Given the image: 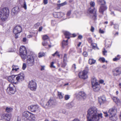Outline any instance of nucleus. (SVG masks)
<instances>
[{"mask_svg": "<svg viewBox=\"0 0 121 121\" xmlns=\"http://www.w3.org/2000/svg\"><path fill=\"white\" fill-rule=\"evenodd\" d=\"M34 115L33 114L30 113L28 111H25L22 113V115L24 117H28L29 116H30V117L31 115Z\"/></svg>", "mask_w": 121, "mask_h": 121, "instance_id": "19", "label": "nucleus"}, {"mask_svg": "<svg viewBox=\"0 0 121 121\" xmlns=\"http://www.w3.org/2000/svg\"><path fill=\"white\" fill-rule=\"evenodd\" d=\"M45 55V54L43 52H39V53L38 57L40 58L44 56Z\"/></svg>", "mask_w": 121, "mask_h": 121, "instance_id": "35", "label": "nucleus"}, {"mask_svg": "<svg viewBox=\"0 0 121 121\" xmlns=\"http://www.w3.org/2000/svg\"><path fill=\"white\" fill-rule=\"evenodd\" d=\"M60 112L66 114L67 112L66 110L64 109H62L60 110Z\"/></svg>", "mask_w": 121, "mask_h": 121, "instance_id": "43", "label": "nucleus"}, {"mask_svg": "<svg viewBox=\"0 0 121 121\" xmlns=\"http://www.w3.org/2000/svg\"><path fill=\"white\" fill-rule=\"evenodd\" d=\"M118 26L117 25H114V28L115 29H117L118 28Z\"/></svg>", "mask_w": 121, "mask_h": 121, "instance_id": "61", "label": "nucleus"}, {"mask_svg": "<svg viewBox=\"0 0 121 121\" xmlns=\"http://www.w3.org/2000/svg\"><path fill=\"white\" fill-rule=\"evenodd\" d=\"M87 121H99V117H103L102 113H98L97 108L95 107H90L88 110L87 115Z\"/></svg>", "mask_w": 121, "mask_h": 121, "instance_id": "1", "label": "nucleus"}, {"mask_svg": "<svg viewBox=\"0 0 121 121\" xmlns=\"http://www.w3.org/2000/svg\"><path fill=\"white\" fill-rule=\"evenodd\" d=\"M28 108L32 112H35L40 111L39 107L37 105H31Z\"/></svg>", "mask_w": 121, "mask_h": 121, "instance_id": "13", "label": "nucleus"}, {"mask_svg": "<svg viewBox=\"0 0 121 121\" xmlns=\"http://www.w3.org/2000/svg\"><path fill=\"white\" fill-rule=\"evenodd\" d=\"M70 97L69 95H66L65 96L64 98L65 100H67L69 99Z\"/></svg>", "mask_w": 121, "mask_h": 121, "instance_id": "47", "label": "nucleus"}, {"mask_svg": "<svg viewBox=\"0 0 121 121\" xmlns=\"http://www.w3.org/2000/svg\"><path fill=\"white\" fill-rule=\"evenodd\" d=\"M12 67V69L11 71L12 72H15L19 69V68L18 66L17 65H13Z\"/></svg>", "mask_w": 121, "mask_h": 121, "instance_id": "22", "label": "nucleus"}, {"mask_svg": "<svg viewBox=\"0 0 121 121\" xmlns=\"http://www.w3.org/2000/svg\"><path fill=\"white\" fill-rule=\"evenodd\" d=\"M83 54L85 57H86L88 55L87 53L86 52H84L83 53Z\"/></svg>", "mask_w": 121, "mask_h": 121, "instance_id": "51", "label": "nucleus"}, {"mask_svg": "<svg viewBox=\"0 0 121 121\" xmlns=\"http://www.w3.org/2000/svg\"><path fill=\"white\" fill-rule=\"evenodd\" d=\"M90 13V18L95 20L96 19L97 15L96 13L97 10L95 8L91 9V8L88 10Z\"/></svg>", "mask_w": 121, "mask_h": 121, "instance_id": "7", "label": "nucleus"}, {"mask_svg": "<svg viewBox=\"0 0 121 121\" xmlns=\"http://www.w3.org/2000/svg\"><path fill=\"white\" fill-rule=\"evenodd\" d=\"M113 75L117 76L121 74V67H118L114 69L112 71Z\"/></svg>", "mask_w": 121, "mask_h": 121, "instance_id": "11", "label": "nucleus"}, {"mask_svg": "<svg viewBox=\"0 0 121 121\" xmlns=\"http://www.w3.org/2000/svg\"><path fill=\"white\" fill-rule=\"evenodd\" d=\"M26 67V63H24L23 64L22 67V69L23 70H24Z\"/></svg>", "mask_w": 121, "mask_h": 121, "instance_id": "45", "label": "nucleus"}, {"mask_svg": "<svg viewBox=\"0 0 121 121\" xmlns=\"http://www.w3.org/2000/svg\"><path fill=\"white\" fill-rule=\"evenodd\" d=\"M34 63V58L32 55H28L27 59V64L29 66H32Z\"/></svg>", "mask_w": 121, "mask_h": 121, "instance_id": "8", "label": "nucleus"}, {"mask_svg": "<svg viewBox=\"0 0 121 121\" xmlns=\"http://www.w3.org/2000/svg\"><path fill=\"white\" fill-rule=\"evenodd\" d=\"M66 4V2H65L60 4H57V5L59 7H61L65 5Z\"/></svg>", "mask_w": 121, "mask_h": 121, "instance_id": "39", "label": "nucleus"}, {"mask_svg": "<svg viewBox=\"0 0 121 121\" xmlns=\"http://www.w3.org/2000/svg\"><path fill=\"white\" fill-rule=\"evenodd\" d=\"M19 7H16L13 8L12 9V13L14 14H16L19 12Z\"/></svg>", "mask_w": 121, "mask_h": 121, "instance_id": "21", "label": "nucleus"}, {"mask_svg": "<svg viewBox=\"0 0 121 121\" xmlns=\"http://www.w3.org/2000/svg\"><path fill=\"white\" fill-rule=\"evenodd\" d=\"M54 62H51V64L50 65V67L51 68H55V66L53 65V64H54Z\"/></svg>", "mask_w": 121, "mask_h": 121, "instance_id": "50", "label": "nucleus"}, {"mask_svg": "<svg viewBox=\"0 0 121 121\" xmlns=\"http://www.w3.org/2000/svg\"><path fill=\"white\" fill-rule=\"evenodd\" d=\"M88 40L90 43H91L92 42V40L91 38H89L88 39Z\"/></svg>", "mask_w": 121, "mask_h": 121, "instance_id": "53", "label": "nucleus"}, {"mask_svg": "<svg viewBox=\"0 0 121 121\" xmlns=\"http://www.w3.org/2000/svg\"><path fill=\"white\" fill-rule=\"evenodd\" d=\"M68 40L66 41L63 40L62 42V46L64 47V46H67L68 44Z\"/></svg>", "mask_w": 121, "mask_h": 121, "instance_id": "30", "label": "nucleus"}, {"mask_svg": "<svg viewBox=\"0 0 121 121\" xmlns=\"http://www.w3.org/2000/svg\"><path fill=\"white\" fill-rule=\"evenodd\" d=\"M26 38H24L23 39L22 41L24 42H25L26 41Z\"/></svg>", "mask_w": 121, "mask_h": 121, "instance_id": "63", "label": "nucleus"}, {"mask_svg": "<svg viewBox=\"0 0 121 121\" xmlns=\"http://www.w3.org/2000/svg\"><path fill=\"white\" fill-rule=\"evenodd\" d=\"M45 98H43L41 99L40 101V104L43 107L46 109H48L53 107L55 105V103L53 100L50 98L47 103L45 104Z\"/></svg>", "mask_w": 121, "mask_h": 121, "instance_id": "2", "label": "nucleus"}, {"mask_svg": "<svg viewBox=\"0 0 121 121\" xmlns=\"http://www.w3.org/2000/svg\"><path fill=\"white\" fill-rule=\"evenodd\" d=\"M64 34L65 36V37L68 39L70 38L69 37H72L71 34L68 32L65 31L64 32Z\"/></svg>", "mask_w": 121, "mask_h": 121, "instance_id": "23", "label": "nucleus"}, {"mask_svg": "<svg viewBox=\"0 0 121 121\" xmlns=\"http://www.w3.org/2000/svg\"><path fill=\"white\" fill-rule=\"evenodd\" d=\"M13 108L10 107H7L6 109V112H9L12 111Z\"/></svg>", "mask_w": 121, "mask_h": 121, "instance_id": "33", "label": "nucleus"}, {"mask_svg": "<svg viewBox=\"0 0 121 121\" xmlns=\"http://www.w3.org/2000/svg\"><path fill=\"white\" fill-rule=\"evenodd\" d=\"M20 55L21 58L23 60L26 59L27 52L26 47L22 46L20 47L19 50Z\"/></svg>", "mask_w": 121, "mask_h": 121, "instance_id": "6", "label": "nucleus"}, {"mask_svg": "<svg viewBox=\"0 0 121 121\" xmlns=\"http://www.w3.org/2000/svg\"><path fill=\"white\" fill-rule=\"evenodd\" d=\"M99 33L102 34H103L104 33V31L102 30L101 29H100L99 30Z\"/></svg>", "mask_w": 121, "mask_h": 121, "instance_id": "52", "label": "nucleus"}, {"mask_svg": "<svg viewBox=\"0 0 121 121\" xmlns=\"http://www.w3.org/2000/svg\"><path fill=\"white\" fill-rule=\"evenodd\" d=\"M72 68L73 69H75L76 68V65L75 64H73V65L72 67Z\"/></svg>", "mask_w": 121, "mask_h": 121, "instance_id": "55", "label": "nucleus"}, {"mask_svg": "<svg viewBox=\"0 0 121 121\" xmlns=\"http://www.w3.org/2000/svg\"><path fill=\"white\" fill-rule=\"evenodd\" d=\"M58 95L60 99H62L63 97V95L62 94V93L59 91L58 92Z\"/></svg>", "mask_w": 121, "mask_h": 121, "instance_id": "31", "label": "nucleus"}, {"mask_svg": "<svg viewBox=\"0 0 121 121\" xmlns=\"http://www.w3.org/2000/svg\"><path fill=\"white\" fill-rule=\"evenodd\" d=\"M13 75L9 76L8 78V80L10 82H12Z\"/></svg>", "mask_w": 121, "mask_h": 121, "instance_id": "34", "label": "nucleus"}, {"mask_svg": "<svg viewBox=\"0 0 121 121\" xmlns=\"http://www.w3.org/2000/svg\"><path fill=\"white\" fill-rule=\"evenodd\" d=\"M77 99L79 100H85L86 98V95L85 92L83 91L79 92L77 96Z\"/></svg>", "mask_w": 121, "mask_h": 121, "instance_id": "9", "label": "nucleus"}, {"mask_svg": "<svg viewBox=\"0 0 121 121\" xmlns=\"http://www.w3.org/2000/svg\"><path fill=\"white\" fill-rule=\"evenodd\" d=\"M67 60V55L66 54H65L64 55L63 61L64 62H65Z\"/></svg>", "mask_w": 121, "mask_h": 121, "instance_id": "40", "label": "nucleus"}, {"mask_svg": "<svg viewBox=\"0 0 121 121\" xmlns=\"http://www.w3.org/2000/svg\"><path fill=\"white\" fill-rule=\"evenodd\" d=\"M98 3L101 5H105L106 3L104 0H97Z\"/></svg>", "mask_w": 121, "mask_h": 121, "instance_id": "24", "label": "nucleus"}, {"mask_svg": "<svg viewBox=\"0 0 121 121\" xmlns=\"http://www.w3.org/2000/svg\"><path fill=\"white\" fill-rule=\"evenodd\" d=\"M112 99L116 103H117L120 102V100L117 97H113L112 98Z\"/></svg>", "mask_w": 121, "mask_h": 121, "instance_id": "28", "label": "nucleus"}, {"mask_svg": "<svg viewBox=\"0 0 121 121\" xmlns=\"http://www.w3.org/2000/svg\"><path fill=\"white\" fill-rule=\"evenodd\" d=\"M43 28L42 26H41V27H40L39 28V30H38L40 32V31H41L43 29Z\"/></svg>", "mask_w": 121, "mask_h": 121, "instance_id": "58", "label": "nucleus"}, {"mask_svg": "<svg viewBox=\"0 0 121 121\" xmlns=\"http://www.w3.org/2000/svg\"><path fill=\"white\" fill-rule=\"evenodd\" d=\"M42 44L44 46H47L48 45L49 46V45H48L47 42L46 41H43L42 42Z\"/></svg>", "mask_w": 121, "mask_h": 121, "instance_id": "37", "label": "nucleus"}, {"mask_svg": "<svg viewBox=\"0 0 121 121\" xmlns=\"http://www.w3.org/2000/svg\"><path fill=\"white\" fill-rule=\"evenodd\" d=\"M92 87L94 90L96 92L98 91L100 89V86L95 78H93L92 79Z\"/></svg>", "mask_w": 121, "mask_h": 121, "instance_id": "5", "label": "nucleus"}, {"mask_svg": "<svg viewBox=\"0 0 121 121\" xmlns=\"http://www.w3.org/2000/svg\"><path fill=\"white\" fill-rule=\"evenodd\" d=\"M71 13V11H68L67 13V16H69Z\"/></svg>", "mask_w": 121, "mask_h": 121, "instance_id": "60", "label": "nucleus"}, {"mask_svg": "<svg viewBox=\"0 0 121 121\" xmlns=\"http://www.w3.org/2000/svg\"><path fill=\"white\" fill-rule=\"evenodd\" d=\"M96 61L95 60H94L93 59H90L89 60V63L91 65H92L95 64Z\"/></svg>", "mask_w": 121, "mask_h": 121, "instance_id": "29", "label": "nucleus"}, {"mask_svg": "<svg viewBox=\"0 0 121 121\" xmlns=\"http://www.w3.org/2000/svg\"><path fill=\"white\" fill-rule=\"evenodd\" d=\"M36 118L34 115H31L29 121H36Z\"/></svg>", "mask_w": 121, "mask_h": 121, "instance_id": "27", "label": "nucleus"}, {"mask_svg": "<svg viewBox=\"0 0 121 121\" xmlns=\"http://www.w3.org/2000/svg\"><path fill=\"white\" fill-rule=\"evenodd\" d=\"M42 38L43 40H45L48 39L49 37L47 35H44L42 36Z\"/></svg>", "mask_w": 121, "mask_h": 121, "instance_id": "36", "label": "nucleus"}, {"mask_svg": "<svg viewBox=\"0 0 121 121\" xmlns=\"http://www.w3.org/2000/svg\"><path fill=\"white\" fill-rule=\"evenodd\" d=\"M9 10L7 8H5L0 9V17L2 21H6L9 16Z\"/></svg>", "mask_w": 121, "mask_h": 121, "instance_id": "3", "label": "nucleus"}, {"mask_svg": "<svg viewBox=\"0 0 121 121\" xmlns=\"http://www.w3.org/2000/svg\"><path fill=\"white\" fill-rule=\"evenodd\" d=\"M43 3L44 4H47L48 3V0H44Z\"/></svg>", "mask_w": 121, "mask_h": 121, "instance_id": "57", "label": "nucleus"}, {"mask_svg": "<svg viewBox=\"0 0 121 121\" xmlns=\"http://www.w3.org/2000/svg\"><path fill=\"white\" fill-rule=\"evenodd\" d=\"M64 63L62 65V67L64 68L66 65V63H65V62H64Z\"/></svg>", "mask_w": 121, "mask_h": 121, "instance_id": "56", "label": "nucleus"}, {"mask_svg": "<svg viewBox=\"0 0 121 121\" xmlns=\"http://www.w3.org/2000/svg\"><path fill=\"white\" fill-rule=\"evenodd\" d=\"M17 78L16 75H13V79L12 81V83H13L15 84H17L18 83L17 80Z\"/></svg>", "mask_w": 121, "mask_h": 121, "instance_id": "26", "label": "nucleus"}, {"mask_svg": "<svg viewBox=\"0 0 121 121\" xmlns=\"http://www.w3.org/2000/svg\"><path fill=\"white\" fill-rule=\"evenodd\" d=\"M107 52V51L105 50L104 48V50L103 51V54L105 56L106 55V54Z\"/></svg>", "mask_w": 121, "mask_h": 121, "instance_id": "48", "label": "nucleus"}, {"mask_svg": "<svg viewBox=\"0 0 121 121\" xmlns=\"http://www.w3.org/2000/svg\"><path fill=\"white\" fill-rule=\"evenodd\" d=\"M106 100V98L104 96H102L100 97L99 99V102L100 104L104 103Z\"/></svg>", "mask_w": 121, "mask_h": 121, "instance_id": "20", "label": "nucleus"}, {"mask_svg": "<svg viewBox=\"0 0 121 121\" xmlns=\"http://www.w3.org/2000/svg\"><path fill=\"white\" fill-rule=\"evenodd\" d=\"M111 14L113 16H115V15L114 13V12L112 11L111 13Z\"/></svg>", "mask_w": 121, "mask_h": 121, "instance_id": "64", "label": "nucleus"}, {"mask_svg": "<svg viewBox=\"0 0 121 121\" xmlns=\"http://www.w3.org/2000/svg\"><path fill=\"white\" fill-rule=\"evenodd\" d=\"M56 55L59 57L60 56V55L59 54L58 52L57 51H56L54 54H52V55L53 56H55Z\"/></svg>", "mask_w": 121, "mask_h": 121, "instance_id": "42", "label": "nucleus"}, {"mask_svg": "<svg viewBox=\"0 0 121 121\" xmlns=\"http://www.w3.org/2000/svg\"><path fill=\"white\" fill-rule=\"evenodd\" d=\"M120 57H117L113 58V60L114 61H116L119 60H120Z\"/></svg>", "mask_w": 121, "mask_h": 121, "instance_id": "46", "label": "nucleus"}, {"mask_svg": "<svg viewBox=\"0 0 121 121\" xmlns=\"http://www.w3.org/2000/svg\"><path fill=\"white\" fill-rule=\"evenodd\" d=\"M117 112V109L115 107L112 108L109 110L108 112L109 114V118L111 120L114 121L117 119V118L115 116Z\"/></svg>", "mask_w": 121, "mask_h": 121, "instance_id": "4", "label": "nucleus"}, {"mask_svg": "<svg viewBox=\"0 0 121 121\" xmlns=\"http://www.w3.org/2000/svg\"><path fill=\"white\" fill-rule=\"evenodd\" d=\"M7 91H9L8 92L9 94H14L16 91L14 85L12 83L9 84V86L7 88Z\"/></svg>", "mask_w": 121, "mask_h": 121, "instance_id": "12", "label": "nucleus"}, {"mask_svg": "<svg viewBox=\"0 0 121 121\" xmlns=\"http://www.w3.org/2000/svg\"><path fill=\"white\" fill-rule=\"evenodd\" d=\"M107 9V7L106 5H101L99 9V12L100 13L104 14V13L106 11Z\"/></svg>", "mask_w": 121, "mask_h": 121, "instance_id": "17", "label": "nucleus"}, {"mask_svg": "<svg viewBox=\"0 0 121 121\" xmlns=\"http://www.w3.org/2000/svg\"><path fill=\"white\" fill-rule=\"evenodd\" d=\"M94 30V28L92 26H91V30L92 32H93Z\"/></svg>", "mask_w": 121, "mask_h": 121, "instance_id": "59", "label": "nucleus"}, {"mask_svg": "<svg viewBox=\"0 0 121 121\" xmlns=\"http://www.w3.org/2000/svg\"><path fill=\"white\" fill-rule=\"evenodd\" d=\"M22 31V28L20 26H16L14 28L13 30V32L14 34H17L20 33Z\"/></svg>", "mask_w": 121, "mask_h": 121, "instance_id": "16", "label": "nucleus"}, {"mask_svg": "<svg viewBox=\"0 0 121 121\" xmlns=\"http://www.w3.org/2000/svg\"><path fill=\"white\" fill-rule=\"evenodd\" d=\"M90 6L91 7H94L95 5V4L94 2L91 1L90 3Z\"/></svg>", "mask_w": 121, "mask_h": 121, "instance_id": "41", "label": "nucleus"}, {"mask_svg": "<svg viewBox=\"0 0 121 121\" xmlns=\"http://www.w3.org/2000/svg\"><path fill=\"white\" fill-rule=\"evenodd\" d=\"M99 60L100 61H101L103 62H105V60L104 58H100L99 59Z\"/></svg>", "mask_w": 121, "mask_h": 121, "instance_id": "44", "label": "nucleus"}, {"mask_svg": "<svg viewBox=\"0 0 121 121\" xmlns=\"http://www.w3.org/2000/svg\"><path fill=\"white\" fill-rule=\"evenodd\" d=\"M54 16L56 18L60 17L63 16L64 14L62 13L54 12L53 14Z\"/></svg>", "mask_w": 121, "mask_h": 121, "instance_id": "18", "label": "nucleus"}, {"mask_svg": "<svg viewBox=\"0 0 121 121\" xmlns=\"http://www.w3.org/2000/svg\"><path fill=\"white\" fill-rule=\"evenodd\" d=\"M104 113L105 114V117H108V114L107 112H104Z\"/></svg>", "mask_w": 121, "mask_h": 121, "instance_id": "54", "label": "nucleus"}, {"mask_svg": "<svg viewBox=\"0 0 121 121\" xmlns=\"http://www.w3.org/2000/svg\"><path fill=\"white\" fill-rule=\"evenodd\" d=\"M52 24L53 25H54L55 24H56V22L54 21H52Z\"/></svg>", "mask_w": 121, "mask_h": 121, "instance_id": "62", "label": "nucleus"}, {"mask_svg": "<svg viewBox=\"0 0 121 121\" xmlns=\"http://www.w3.org/2000/svg\"><path fill=\"white\" fill-rule=\"evenodd\" d=\"M23 7L25 9H27V6L26 3L25 2H24V4Z\"/></svg>", "mask_w": 121, "mask_h": 121, "instance_id": "49", "label": "nucleus"}, {"mask_svg": "<svg viewBox=\"0 0 121 121\" xmlns=\"http://www.w3.org/2000/svg\"><path fill=\"white\" fill-rule=\"evenodd\" d=\"M18 83L23 81L24 78V76L23 73H21L17 75H16Z\"/></svg>", "mask_w": 121, "mask_h": 121, "instance_id": "15", "label": "nucleus"}, {"mask_svg": "<svg viewBox=\"0 0 121 121\" xmlns=\"http://www.w3.org/2000/svg\"><path fill=\"white\" fill-rule=\"evenodd\" d=\"M87 71L84 70L82 72L79 73V76L80 78L84 79H86L87 78Z\"/></svg>", "mask_w": 121, "mask_h": 121, "instance_id": "14", "label": "nucleus"}, {"mask_svg": "<svg viewBox=\"0 0 121 121\" xmlns=\"http://www.w3.org/2000/svg\"><path fill=\"white\" fill-rule=\"evenodd\" d=\"M91 45L93 48H97L96 44L95 43H92L91 44Z\"/></svg>", "mask_w": 121, "mask_h": 121, "instance_id": "38", "label": "nucleus"}, {"mask_svg": "<svg viewBox=\"0 0 121 121\" xmlns=\"http://www.w3.org/2000/svg\"><path fill=\"white\" fill-rule=\"evenodd\" d=\"M28 87L31 90L35 91L37 87L36 82L33 80L30 81L28 84Z\"/></svg>", "mask_w": 121, "mask_h": 121, "instance_id": "10", "label": "nucleus"}, {"mask_svg": "<svg viewBox=\"0 0 121 121\" xmlns=\"http://www.w3.org/2000/svg\"><path fill=\"white\" fill-rule=\"evenodd\" d=\"M12 117V115L11 114H6L5 117V120L8 121L10 120Z\"/></svg>", "mask_w": 121, "mask_h": 121, "instance_id": "25", "label": "nucleus"}, {"mask_svg": "<svg viewBox=\"0 0 121 121\" xmlns=\"http://www.w3.org/2000/svg\"><path fill=\"white\" fill-rule=\"evenodd\" d=\"M5 116L6 114H1L0 116L1 119L2 120H5Z\"/></svg>", "mask_w": 121, "mask_h": 121, "instance_id": "32", "label": "nucleus"}]
</instances>
